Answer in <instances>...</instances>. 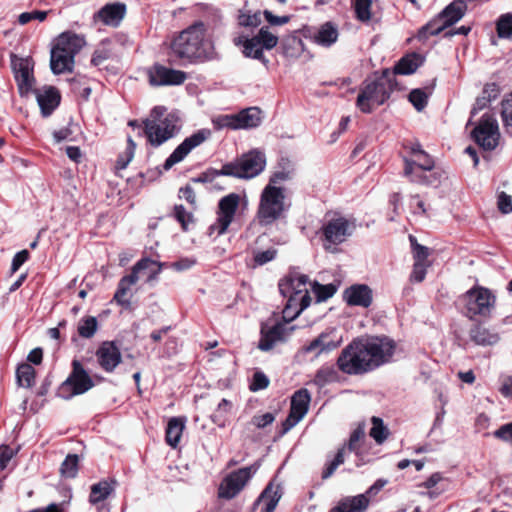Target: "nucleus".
<instances>
[{"label": "nucleus", "mask_w": 512, "mask_h": 512, "mask_svg": "<svg viewBox=\"0 0 512 512\" xmlns=\"http://www.w3.org/2000/svg\"><path fill=\"white\" fill-rule=\"evenodd\" d=\"M395 349V343L388 337L358 339L346 346L337 359L340 371L359 375L388 362Z\"/></svg>", "instance_id": "1"}, {"label": "nucleus", "mask_w": 512, "mask_h": 512, "mask_svg": "<svg viewBox=\"0 0 512 512\" xmlns=\"http://www.w3.org/2000/svg\"><path fill=\"white\" fill-rule=\"evenodd\" d=\"M172 53L188 62H205L215 58L213 41L207 34L206 25L197 21L182 30L171 43Z\"/></svg>", "instance_id": "2"}, {"label": "nucleus", "mask_w": 512, "mask_h": 512, "mask_svg": "<svg viewBox=\"0 0 512 512\" xmlns=\"http://www.w3.org/2000/svg\"><path fill=\"white\" fill-rule=\"evenodd\" d=\"M287 177L288 174L285 171L275 172L261 191L255 215L259 225H272L283 216L286 207V189L282 183Z\"/></svg>", "instance_id": "3"}, {"label": "nucleus", "mask_w": 512, "mask_h": 512, "mask_svg": "<svg viewBox=\"0 0 512 512\" xmlns=\"http://www.w3.org/2000/svg\"><path fill=\"white\" fill-rule=\"evenodd\" d=\"M179 121L176 113H168L165 107L156 106L142 122L143 133L152 146L158 147L178 133Z\"/></svg>", "instance_id": "4"}, {"label": "nucleus", "mask_w": 512, "mask_h": 512, "mask_svg": "<svg viewBox=\"0 0 512 512\" xmlns=\"http://www.w3.org/2000/svg\"><path fill=\"white\" fill-rule=\"evenodd\" d=\"M411 153L412 159H405V176L417 184L437 186L441 182L442 173L434 169V160L419 144L412 146Z\"/></svg>", "instance_id": "5"}, {"label": "nucleus", "mask_w": 512, "mask_h": 512, "mask_svg": "<svg viewBox=\"0 0 512 512\" xmlns=\"http://www.w3.org/2000/svg\"><path fill=\"white\" fill-rule=\"evenodd\" d=\"M86 44L83 36L74 33H63L51 50L50 67L54 74L71 72L76 54Z\"/></svg>", "instance_id": "6"}, {"label": "nucleus", "mask_w": 512, "mask_h": 512, "mask_svg": "<svg viewBox=\"0 0 512 512\" xmlns=\"http://www.w3.org/2000/svg\"><path fill=\"white\" fill-rule=\"evenodd\" d=\"M391 76L392 74L386 71L377 80L363 86L356 101V106L363 113H371L390 97L394 89Z\"/></svg>", "instance_id": "7"}, {"label": "nucleus", "mask_w": 512, "mask_h": 512, "mask_svg": "<svg viewBox=\"0 0 512 512\" xmlns=\"http://www.w3.org/2000/svg\"><path fill=\"white\" fill-rule=\"evenodd\" d=\"M356 227L357 224L354 217L335 214L328 219L321 228L324 249L328 252L335 253L337 246L350 238L354 234Z\"/></svg>", "instance_id": "8"}, {"label": "nucleus", "mask_w": 512, "mask_h": 512, "mask_svg": "<svg viewBox=\"0 0 512 512\" xmlns=\"http://www.w3.org/2000/svg\"><path fill=\"white\" fill-rule=\"evenodd\" d=\"M466 10L467 0H454L436 18L419 30V40L425 41L429 36L440 34L444 29L461 20Z\"/></svg>", "instance_id": "9"}, {"label": "nucleus", "mask_w": 512, "mask_h": 512, "mask_svg": "<svg viewBox=\"0 0 512 512\" xmlns=\"http://www.w3.org/2000/svg\"><path fill=\"white\" fill-rule=\"evenodd\" d=\"M495 300L494 294L482 286L471 288L460 298L464 314L470 319L476 316H489L494 308Z\"/></svg>", "instance_id": "10"}, {"label": "nucleus", "mask_w": 512, "mask_h": 512, "mask_svg": "<svg viewBox=\"0 0 512 512\" xmlns=\"http://www.w3.org/2000/svg\"><path fill=\"white\" fill-rule=\"evenodd\" d=\"M265 165V155L258 150H252L247 154H244L235 163L224 165L222 167L221 174L250 179L259 175L264 170Z\"/></svg>", "instance_id": "11"}, {"label": "nucleus", "mask_w": 512, "mask_h": 512, "mask_svg": "<svg viewBox=\"0 0 512 512\" xmlns=\"http://www.w3.org/2000/svg\"><path fill=\"white\" fill-rule=\"evenodd\" d=\"M288 310V301L283 305L281 321L278 319H269L261 326V339L258 343V348L262 351L271 350L278 342H283L285 339L286 325L288 319L285 316Z\"/></svg>", "instance_id": "12"}, {"label": "nucleus", "mask_w": 512, "mask_h": 512, "mask_svg": "<svg viewBox=\"0 0 512 512\" xmlns=\"http://www.w3.org/2000/svg\"><path fill=\"white\" fill-rule=\"evenodd\" d=\"M259 465L254 463L248 467L240 468L237 471L227 475L220 484L219 497L224 499H232L240 493L247 482L258 470Z\"/></svg>", "instance_id": "13"}, {"label": "nucleus", "mask_w": 512, "mask_h": 512, "mask_svg": "<svg viewBox=\"0 0 512 512\" xmlns=\"http://www.w3.org/2000/svg\"><path fill=\"white\" fill-rule=\"evenodd\" d=\"M472 138L484 150H494L500 138L497 121L489 115H483L479 124L473 129Z\"/></svg>", "instance_id": "14"}, {"label": "nucleus", "mask_w": 512, "mask_h": 512, "mask_svg": "<svg viewBox=\"0 0 512 512\" xmlns=\"http://www.w3.org/2000/svg\"><path fill=\"white\" fill-rule=\"evenodd\" d=\"M240 202V196L236 193H230L222 197L218 203L217 219L210 229L217 235H223L227 232L230 224L233 222Z\"/></svg>", "instance_id": "15"}, {"label": "nucleus", "mask_w": 512, "mask_h": 512, "mask_svg": "<svg viewBox=\"0 0 512 512\" xmlns=\"http://www.w3.org/2000/svg\"><path fill=\"white\" fill-rule=\"evenodd\" d=\"M308 277L306 275L294 274L290 271V289L295 290L290 293V311L296 309V312L290 317V322L306 309L311 303V297L306 284Z\"/></svg>", "instance_id": "16"}, {"label": "nucleus", "mask_w": 512, "mask_h": 512, "mask_svg": "<svg viewBox=\"0 0 512 512\" xmlns=\"http://www.w3.org/2000/svg\"><path fill=\"white\" fill-rule=\"evenodd\" d=\"M365 437V425L363 423L358 424V426L351 432L349 440L346 445L341 447L337 454L335 455L334 459L330 461L325 469L322 472V478L327 479L333 475L335 470L344 463L345 460V450L346 447L349 451L355 452L358 454V450L361 445V441Z\"/></svg>", "instance_id": "17"}, {"label": "nucleus", "mask_w": 512, "mask_h": 512, "mask_svg": "<svg viewBox=\"0 0 512 512\" xmlns=\"http://www.w3.org/2000/svg\"><path fill=\"white\" fill-rule=\"evenodd\" d=\"M210 136L209 130H200L190 137H187L172 154L166 159L164 169L169 170L175 164L181 162L192 149L202 144Z\"/></svg>", "instance_id": "18"}, {"label": "nucleus", "mask_w": 512, "mask_h": 512, "mask_svg": "<svg viewBox=\"0 0 512 512\" xmlns=\"http://www.w3.org/2000/svg\"><path fill=\"white\" fill-rule=\"evenodd\" d=\"M343 342L341 332L332 327L328 328L313 339L306 347V352H316L317 355L322 353H329L336 349Z\"/></svg>", "instance_id": "19"}, {"label": "nucleus", "mask_w": 512, "mask_h": 512, "mask_svg": "<svg viewBox=\"0 0 512 512\" xmlns=\"http://www.w3.org/2000/svg\"><path fill=\"white\" fill-rule=\"evenodd\" d=\"M73 370L66 381L62 384V389L70 387L72 392L71 396L79 395L87 392L94 386L91 377L88 375L86 370L83 368L81 363L77 360L72 362Z\"/></svg>", "instance_id": "20"}, {"label": "nucleus", "mask_w": 512, "mask_h": 512, "mask_svg": "<svg viewBox=\"0 0 512 512\" xmlns=\"http://www.w3.org/2000/svg\"><path fill=\"white\" fill-rule=\"evenodd\" d=\"M149 82L153 86L180 85L186 80V73L162 65L149 70Z\"/></svg>", "instance_id": "21"}, {"label": "nucleus", "mask_w": 512, "mask_h": 512, "mask_svg": "<svg viewBox=\"0 0 512 512\" xmlns=\"http://www.w3.org/2000/svg\"><path fill=\"white\" fill-rule=\"evenodd\" d=\"M12 66L19 92L22 96H25L30 91H33L32 88L35 82L30 61L24 58H17L12 60Z\"/></svg>", "instance_id": "22"}, {"label": "nucleus", "mask_w": 512, "mask_h": 512, "mask_svg": "<svg viewBox=\"0 0 512 512\" xmlns=\"http://www.w3.org/2000/svg\"><path fill=\"white\" fill-rule=\"evenodd\" d=\"M97 361L100 367L111 373L121 362V353L116 344L112 341L103 342L96 351Z\"/></svg>", "instance_id": "23"}, {"label": "nucleus", "mask_w": 512, "mask_h": 512, "mask_svg": "<svg viewBox=\"0 0 512 512\" xmlns=\"http://www.w3.org/2000/svg\"><path fill=\"white\" fill-rule=\"evenodd\" d=\"M343 298L350 306L368 308L372 304L373 293L366 284H354L345 289Z\"/></svg>", "instance_id": "24"}, {"label": "nucleus", "mask_w": 512, "mask_h": 512, "mask_svg": "<svg viewBox=\"0 0 512 512\" xmlns=\"http://www.w3.org/2000/svg\"><path fill=\"white\" fill-rule=\"evenodd\" d=\"M310 394L307 389H300L290 398V429L299 423L308 412Z\"/></svg>", "instance_id": "25"}, {"label": "nucleus", "mask_w": 512, "mask_h": 512, "mask_svg": "<svg viewBox=\"0 0 512 512\" xmlns=\"http://www.w3.org/2000/svg\"><path fill=\"white\" fill-rule=\"evenodd\" d=\"M126 13V6L115 2L103 6L95 15L94 20L101 21L105 25L118 26Z\"/></svg>", "instance_id": "26"}, {"label": "nucleus", "mask_w": 512, "mask_h": 512, "mask_svg": "<svg viewBox=\"0 0 512 512\" xmlns=\"http://www.w3.org/2000/svg\"><path fill=\"white\" fill-rule=\"evenodd\" d=\"M281 496L278 487L270 483L253 504L252 512H274Z\"/></svg>", "instance_id": "27"}, {"label": "nucleus", "mask_w": 512, "mask_h": 512, "mask_svg": "<svg viewBox=\"0 0 512 512\" xmlns=\"http://www.w3.org/2000/svg\"><path fill=\"white\" fill-rule=\"evenodd\" d=\"M37 103L44 116H48L59 105L60 95L56 88L49 86L44 89H34Z\"/></svg>", "instance_id": "28"}, {"label": "nucleus", "mask_w": 512, "mask_h": 512, "mask_svg": "<svg viewBox=\"0 0 512 512\" xmlns=\"http://www.w3.org/2000/svg\"><path fill=\"white\" fill-rule=\"evenodd\" d=\"M369 503L370 500L367 497V494L362 493L356 496H346L342 498L329 512H365Z\"/></svg>", "instance_id": "29"}, {"label": "nucleus", "mask_w": 512, "mask_h": 512, "mask_svg": "<svg viewBox=\"0 0 512 512\" xmlns=\"http://www.w3.org/2000/svg\"><path fill=\"white\" fill-rule=\"evenodd\" d=\"M234 44L236 46H243L242 52L245 57L258 59L261 60L262 62H267L263 56L262 45H260L259 39L256 36L252 38L239 36L234 39Z\"/></svg>", "instance_id": "30"}, {"label": "nucleus", "mask_w": 512, "mask_h": 512, "mask_svg": "<svg viewBox=\"0 0 512 512\" xmlns=\"http://www.w3.org/2000/svg\"><path fill=\"white\" fill-rule=\"evenodd\" d=\"M337 26L332 22L322 24L314 35V41L320 46L330 47L338 39Z\"/></svg>", "instance_id": "31"}, {"label": "nucleus", "mask_w": 512, "mask_h": 512, "mask_svg": "<svg viewBox=\"0 0 512 512\" xmlns=\"http://www.w3.org/2000/svg\"><path fill=\"white\" fill-rule=\"evenodd\" d=\"M238 129L257 127L261 123V111L257 107H250L236 113Z\"/></svg>", "instance_id": "32"}, {"label": "nucleus", "mask_w": 512, "mask_h": 512, "mask_svg": "<svg viewBox=\"0 0 512 512\" xmlns=\"http://www.w3.org/2000/svg\"><path fill=\"white\" fill-rule=\"evenodd\" d=\"M115 489V481H100L91 486L89 502L93 505L106 500Z\"/></svg>", "instance_id": "33"}, {"label": "nucleus", "mask_w": 512, "mask_h": 512, "mask_svg": "<svg viewBox=\"0 0 512 512\" xmlns=\"http://www.w3.org/2000/svg\"><path fill=\"white\" fill-rule=\"evenodd\" d=\"M422 58L418 54H410L403 57L394 67V72L391 73V79L395 74L409 75L414 73L417 68L421 65Z\"/></svg>", "instance_id": "34"}, {"label": "nucleus", "mask_w": 512, "mask_h": 512, "mask_svg": "<svg viewBox=\"0 0 512 512\" xmlns=\"http://www.w3.org/2000/svg\"><path fill=\"white\" fill-rule=\"evenodd\" d=\"M185 421L182 418L173 417L169 420L166 428V442L173 448H176L180 442Z\"/></svg>", "instance_id": "35"}, {"label": "nucleus", "mask_w": 512, "mask_h": 512, "mask_svg": "<svg viewBox=\"0 0 512 512\" xmlns=\"http://www.w3.org/2000/svg\"><path fill=\"white\" fill-rule=\"evenodd\" d=\"M471 339L482 346L494 345L499 341V335L483 326H475L470 331Z\"/></svg>", "instance_id": "36"}, {"label": "nucleus", "mask_w": 512, "mask_h": 512, "mask_svg": "<svg viewBox=\"0 0 512 512\" xmlns=\"http://www.w3.org/2000/svg\"><path fill=\"white\" fill-rule=\"evenodd\" d=\"M155 265V261L149 258H144L138 261L134 267L132 268V272L130 275L124 276L121 281L125 283V285L131 287L134 285L139 279V273L143 272L146 268H150Z\"/></svg>", "instance_id": "37"}, {"label": "nucleus", "mask_w": 512, "mask_h": 512, "mask_svg": "<svg viewBox=\"0 0 512 512\" xmlns=\"http://www.w3.org/2000/svg\"><path fill=\"white\" fill-rule=\"evenodd\" d=\"M497 93L498 90L495 84L487 85L483 91L484 95L476 99L471 111L472 116L476 115L480 110H483L492 99H495Z\"/></svg>", "instance_id": "38"}, {"label": "nucleus", "mask_w": 512, "mask_h": 512, "mask_svg": "<svg viewBox=\"0 0 512 512\" xmlns=\"http://www.w3.org/2000/svg\"><path fill=\"white\" fill-rule=\"evenodd\" d=\"M97 329H98V321L93 316H88V317L82 318L79 321L78 327H77L78 334L82 338H86V339L92 338L95 335Z\"/></svg>", "instance_id": "39"}, {"label": "nucleus", "mask_w": 512, "mask_h": 512, "mask_svg": "<svg viewBox=\"0 0 512 512\" xmlns=\"http://www.w3.org/2000/svg\"><path fill=\"white\" fill-rule=\"evenodd\" d=\"M312 292L316 296V302H324L329 298L333 297L337 291V285L333 283H329L326 285L319 284L318 282H314L311 285Z\"/></svg>", "instance_id": "40"}, {"label": "nucleus", "mask_w": 512, "mask_h": 512, "mask_svg": "<svg viewBox=\"0 0 512 512\" xmlns=\"http://www.w3.org/2000/svg\"><path fill=\"white\" fill-rule=\"evenodd\" d=\"M16 376L20 386L29 388L34 384L35 369L30 364H22L17 368Z\"/></svg>", "instance_id": "41"}, {"label": "nucleus", "mask_w": 512, "mask_h": 512, "mask_svg": "<svg viewBox=\"0 0 512 512\" xmlns=\"http://www.w3.org/2000/svg\"><path fill=\"white\" fill-rule=\"evenodd\" d=\"M371 422L372 428L370 429L369 435L377 444H382L387 439L389 431L381 418L373 416Z\"/></svg>", "instance_id": "42"}, {"label": "nucleus", "mask_w": 512, "mask_h": 512, "mask_svg": "<svg viewBox=\"0 0 512 512\" xmlns=\"http://www.w3.org/2000/svg\"><path fill=\"white\" fill-rule=\"evenodd\" d=\"M79 457L76 454H69L61 464V475L66 478H74L78 472Z\"/></svg>", "instance_id": "43"}, {"label": "nucleus", "mask_w": 512, "mask_h": 512, "mask_svg": "<svg viewBox=\"0 0 512 512\" xmlns=\"http://www.w3.org/2000/svg\"><path fill=\"white\" fill-rule=\"evenodd\" d=\"M356 18L361 22H368L371 19V0H352Z\"/></svg>", "instance_id": "44"}, {"label": "nucleus", "mask_w": 512, "mask_h": 512, "mask_svg": "<svg viewBox=\"0 0 512 512\" xmlns=\"http://www.w3.org/2000/svg\"><path fill=\"white\" fill-rule=\"evenodd\" d=\"M212 123L215 129L229 128L232 130L238 129V119L236 114L219 115L213 118Z\"/></svg>", "instance_id": "45"}, {"label": "nucleus", "mask_w": 512, "mask_h": 512, "mask_svg": "<svg viewBox=\"0 0 512 512\" xmlns=\"http://www.w3.org/2000/svg\"><path fill=\"white\" fill-rule=\"evenodd\" d=\"M497 33L500 38L512 36V14L507 13L500 16L497 22Z\"/></svg>", "instance_id": "46"}, {"label": "nucleus", "mask_w": 512, "mask_h": 512, "mask_svg": "<svg viewBox=\"0 0 512 512\" xmlns=\"http://www.w3.org/2000/svg\"><path fill=\"white\" fill-rule=\"evenodd\" d=\"M428 96L421 89H414L409 93V101L417 111H422L427 105Z\"/></svg>", "instance_id": "47"}, {"label": "nucleus", "mask_w": 512, "mask_h": 512, "mask_svg": "<svg viewBox=\"0 0 512 512\" xmlns=\"http://www.w3.org/2000/svg\"><path fill=\"white\" fill-rule=\"evenodd\" d=\"M256 37L259 39L262 49H272L278 42V38L270 33L266 27H262Z\"/></svg>", "instance_id": "48"}, {"label": "nucleus", "mask_w": 512, "mask_h": 512, "mask_svg": "<svg viewBox=\"0 0 512 512\" xmlns=\"http://www.w3.org/2000/svg\"><path fill=\"white\" fill-rule=\"evenodd\" d=\"M411 245L414 254V263L420 262L421 264H428L427 258L429 256V249L426 246L420 245L416 242L415 238L410 236Z\"/></svg>", "instance_id": "49"}, {"label": "nucleus", "mask_w": 512, "mask_h": 512, "mask_svg": "<svg viewBox=\"0 0 512 512\" xmlns=\"http://www.w3.org/2000/svg\"><path fill=\"white\" fill-rule=\"evenodd\" d=\"M48 11L34 10L31 12H23L18 16V23L20 25H26L32 20H38L43 22L48 15Z\"/></svg>", "instance_id": "50"}, {"label": "nucleus", "mask_w": 512, "mask_h": 512, "mask_svg": "<svg viewBox=\"0 0 512 512\" xmlns=\"http://www.w3.org/2000/svg\"><path fill=\"white\" fill-rule=\"evenodd\" d=\"M269 385L268 377L261 371H257L254 373L252 381L249 385V389L252 392H257L263 389H266Z\"/></svg>", "instance_id": "51"}, {"label": "nucleus", "mask_w": 512, "mask_h": 512, "mask_svg": "<svg viewBox=\"0 0 512 512\" xmlns=\"http://www.w3.org/2000/svg\"><path fill=\"white\" fill-rule=\"evenodd\" d=\"M174 215L183 230H187L188 224L192 221V214L187 212L183 205H176L174 207Z\"/></svg>", "instance_id": "52"}, {"label": "nucleus", "mask_w": 512, "mask_h": 512, "mask_svg": "<svg viewBox=\"0 0 512 512\" xmlns=\"http://www.w3.org/2000/svg\"><path fill=\"white\" fill-rule=\"evenodd\" d=\"M130 287L125 285L121 280L119 281L117 291L114 295V300L121 306L128 307L130 305V300L127 297L128 291Z\"/></svg>", "instance_id": "53"}, {"label": "nucleus", "mask_w": 512, "mask_h": 512, "mask_svg": "<svg viewBox=\"0 0 512 512\" xmlns=\"http://www.w3.org/2000/svg\"><path fill=\"white\" fill-rule=\"evenodd\" d=\"M111 57V51L108 49L104 43H102V46L97 48L92 56L91 63L94 66H99L103 64L107 59Z\"/></svg>", "instance_id": "54"}, {"label": "nucleus", "mask_w": 512, "mask_h": 512, "mask_svg": "<svg viewBox=\"0 0 512 512\" xmlns=\"http://www.w3.org/2000/svg\"><path fill=\"white\" fill-rule=\"evenodd\" d=\"M127 142H128V147L125 152V157L121 156L117 161V165L121 169L126 168V166L129 164V162L133 159L134 152L136 149V144L131 137H128Z\"/></svg>", "instance_id": "55"}, {"label": "nucleus", "mask_w": 512, "mask_h": 512, "mask_svg": "<svg viewBox=\"0 0 512 512\" xmlns=\"http://www.w3.org/2000/svg\"><path fill=\"white\" fill-rule=\"evenodd\" d=\"M501 117L505 127L512 128V97L505 99L501 103Z\"/></svg>", "instance_id": "56"}, {"label": "nucleus", "mask_w": 512, "mask_h": 512, "mask_svg": "<svg viewBox=\"0 0 512 512\" xmlns=\"http://www.w3.org/2000/svg\"><path fill=\"white\" fill-rule=\"evenodd\" d=\"M277 255V251L274 248H269L265 251H258L254 254V261L256 265L262 266L267 262L273 260Z\"/></svg>", "instance_id": "57"}, {"label": "nucleus", "mask_w": 512, "mask_h": 512, "mask_svg": "<svg viewBox=\"0 0 512 512\" xmlns=\"http://www.w3.org/2000/svg\"><path fill=\"white\" fill-rule=\"evenodd\" d=\"M428 266L429 264H421L420 262L414 263L410 280L416 283L422 282L425 279Z\"/></svg>", "instance_id": "58"}, {"label": "nucleus", "mask_w": 512, "mask_h": 512, "mask_svg": "<svg viewBox=\"0 0 512 512\" xmlns=\"http://www.w3.org/2000/svg\"><path fill=\"white\" fill-rule=\"evenodd\" d=\"M336 377L337 376H336V372L334 371V369L328 367V368L321 369L317 373L315 381L319 385H324L327 382H331V381L335 380Z\"/></svg>", "instance_id": "59"}, {"label": "nucleus", "mask_w": 512, "mask_h": 512, "mask_svg": "<svg viewBox=\"0 0 512 512\" xmlns=\"http://www.w3.org/2000/svg\"><path fill=\"white\" fill-rule=\"evenodd\" d=\"M497 205H498L499 210L503 214H508V213L512 212V198H511V196H509L505 192H501L498 195Z\"/></svg>", "instance_id": "60"}, {"label": "nucleus", "mask_w": 512, "mask_h": 512, "mask_svg": "<svg viewBox=\"0 0 512 512\" xmlns=\"http://www.w3.org/2000/svg\"><path fill=\"white\" fill-rule=\"evenodd\" d=\"M15 453L16 452L8 445L0 446V470H4L7 467Z\"/></svg>", "instance_id": "61"}, {"label": "nucleus", "mask_w": 512, "mask_h": 512, "mask_svg": "<svg viewBox=\"0 0 512 512\" xmlns=\"http://www.w3.org/2000/svg\"><path fill=\"white\" fill-rule=\"evenodd\" d=\"M493 435L504 442L512 444V422L502 425Z\"/></svg>", "instance_id": "62"}, {"label": "nucleus", "mask_w": 512, "mask_h": 512, "mask_svg": "<svg viewBox=\"0 0 512 512\" xmlns=\"http://www.w3.org/2000/svg\"><path fill=\"white\" fill-rule=\"evenodd\" d=\"M29 252L27 250H22L15 254L11 264V274H14L19 270V268L28 260Z\"/></svg>", "instance_id": "63"}, {"label": "nucleus", "mask_w": 512, "mask_h": 512, "mask_svg": "<svg viewBox=\"0 0 512 512\" xmlns=\"http://www.w3.org/2000/svg\"><path fill=\"white\" fill-rule=\"evenodd\" d=\"M263 15L266 21L272 26L284 25L288 23V16H275L271 11L265 10Z\"/></svg>", "instance_id": "64"}]
</instances>
